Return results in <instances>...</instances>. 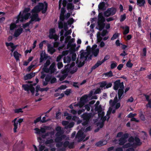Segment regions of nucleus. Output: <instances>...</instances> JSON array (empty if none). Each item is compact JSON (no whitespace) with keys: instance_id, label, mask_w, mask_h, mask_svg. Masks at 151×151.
<instances>
[{"instance_id":"f257e3e1","label":"nucleus","mask_w":151,"mask_h":151,"mask_svg":"<svg viewBox=\"0 0 151 151\" xmlns=\"http://www.w3.org/2000/svg\"><path fill=\"white\" fill-rule=\"evenodd\" d=\"M48 8V4L46 1H44L43 3L39 2L37 5L34 7L32 10V13H38L41 11L42 13L43 14L47 12Z\"/></svg>"},{"instance_id":"f03ea898","label":"nucleus","mask_w":151,"mask_h":151,"mask_svg":"<svg viewBox=\"0 0 151 151\" xmlns=\"http://www.w3.org/2000/svg\"><path fill=\"white\" fill-rule=\"evenodd\" d=\"M30 15V13L24 14L22 13L21 12H20L19 15L16 17L17 20L16 21V23H18L19 21L21 22H23L24 21L28 19Z\"/></svg>"},{"instance_id":"7ed1b4c3","label":"nucleus","mask_w":151,"mask_h":151,"mask_svg":"<svg viewBox=\"0 0 151 151\" xmlns=\"http://www.w3.org/2000/svg\"><path fill=\"white\" fill-rule=\"evenodd\" d=\"M55 29H50L49 30V34L48 37L50 39H54L55 41H57L59 38V36L55 34Z\"/></svg>"},{"instance_id":"20e7f679","label":"nucleus","mask_w":151,"mask_h":151,"mask_svg":"<svg viewBox=\"0 0 151 151\" xmlns=\"http://www.w3.org/2000/svg\"><path fill=\"white\" fill-rule=\"evenodd\" d=\"M116 9L114 7L109 8L104 13V15L105 17H108L114 15L116 12Z\"/></svg>"},{"instance_id":"39448f33","label":"nucleus","mask_w":151,"mask_h":151,"mask_svg":"<svg viewBox=\"0 0 151 151\" xmlns=\"http://www.w3.org/2000/svg\"><path fill=\"white\" fill-rule=\"evenodd\" d=\"M123 87H124V83L123 82H120V80H116L114 82L113 88L115 90H118L119 87L122 88Z\"/></svg>"},{"instance_id":"423d86ee","label":"nucleus","mask_w":151,"mask_h":151,"mask_svg":"<svg viewBox=\"0 0 151 151\" xmlns=\"http://www.w3.org/2000/svg\"><path fill=\"white\" fill-rule=\"evenodd\" d=\"M34 130L35 131V133L38 134H40L41 133H44L46 132V129L42 127H41L40 129L37 128H35Z\"/></svg>"},{"instance_id":"0eeeda50","label":"nucleus","mask_w":151,"mask_h":151,"mask_svg":"<svg viewBox=\"0 0 151 151\" xmlns=\"http://www.w3.org/2000/svg\"><path fill=\"white\" fill-rule=\"evenodd\" d=\"M91 113H84L81 116V117L82 118L83 120H86L89 121V119L91 118Z\"/></svg>"},{"instance_id":"6e6552de","label":"nucleus","mask_w":151,"mask_h":151,"mask_svg":"<svg viewBox=\"0 0 151 151\" xmlns=\"http://www.w3.org/2000/svg\"><path fill=\"white\" fill-rule=\"evenodd\" d=\"M23 29L22 28L20 27L16 29L14 34V36L15 37H18L22 32Z\"/></svg>"},{"instance_id":"1a4fd4ad","label":"nucleus","mask_w":151,"mask_h":151,"mask_svg":"<svg viewBox=\"0 0 151 151\" xmlns=\"http://www.w3.org/2000/svg\"><path fill=\"white\" fill-rule=\"evenodd\" d=\"M5 44L7 47L10 46L12 49L11 50V51L12 52H13L14 50L17 47V45H14V44L12 42L8 43L7 42H6Z\"/></svg>"},{"instance_id":"9d476101","label":"nucleus","mask_w":151,"mask_h":151,"mask_svg":"<svg viewBox=\"0 0 151 151\" xmlns=\"http://www.w3.org/2000/svg\"><path fill=\"white\" fill-rule=\"evenodd\" d=\"M104 22H103V21H98V25L99 31L102 30L104 28L105 26V24Z\"/></svg>"},{"instance_id":"9b49d317","label":"nucleus","mask_w":151,"mask_h":151,"mask_svg":"<svg viewBox=\"0 0 151 151\" xmlns=\"http://www.w3.org/2000/svg\"><path fill=\"white\" fill-rule=\"evenodd\" d=\"M35 75V73H32L29 74H27L24 76V79L25 80L31 79L34 77Z\"/></svg>"},{"instance_id":"f8f14e48","label":"nucleus","mask_w":151,"mask_h":151,"mask_svg":"<svg viewBox=\"0 0 151 151\" xmlns=\"http://www.w3.org/2000/svg\"><path fill=\"white\" fill-rule=\"evenodd\" d=\"M107 142L105 140H101L96 142L95 145L97 147H101L106 145Z\"/></svg>"},{"instance_id":"ddd939ff","label":"nucleus","mask_w":151,"mask_h":151,"mask_svg":"<svg viewBox=\"0 0 151 151\" xmlns=\"http://www.w3.org/2000/svg\"><path fill=\"white\" fill-rule=\"evenodd\" d=\"M17 118H15L12 122V123H14L13 125L14 126V128L13 129L14 132V133H16L17 132V129L18 128V123L16 122Z\"/></svg>"},{"instance_id":"4468645a","label":"nucleus","mask_w":151,"mask_h":151,"mask_svg":"<svg viewBox=\"0 0 151 151\" xmlns=\"http://www.w3.org/2000/svg\"><path fill=\"white\" fill-rule=\"evenodd\" d=\"M65 137V135L64 134H62L60 137H56L55 139V142H61L63 139H64Z\"/></svg>"},{"instance_id":"2eb2a0df","label":"nucleus","mask_w":151,"mask_h":151,"mask_svg":"<svg viewBox=\"0 0 151 151\" xmlns=\"http://www.w3.org/2000/svg\"><path fill=\"white\" fill-rule=\"evenodd\" d=\"M124 87H123L122 88H120L118 90V98L119 100H121L122 98V97L121 96L122 95L124 92Z\"/></svg>"},{"instance_id":"dca6fc26","label":"nucleus","mask_w":151,"mask_h":151,"mask_svg":"<svg viewBox=\"0 0 151 151\" xmlns=\"http://www.w3.org/2000/svg\"><path fill=\"white\" fill-rule=\"evenodd\" d=\"M104 62L102 60L101 61H98L91 68V70H93L98 67L99 66L101 65Z\"/></svg>"},{"instance_id":"f3484780","label":"nucleus","mask_w":151,"mask_h":151,"mask_svg":"<svg viewBox=\"0 0 151 151\" xmlns=\"http://www.w3.org/2000/svg\"><path fill=\"white\" fill-rule=\"evenodd\" d=\"M55 64L52 63L50 66L49 69L51 74L54 73L56 70V69L55 68Z\"/></svg>"},{"instance_id":"a211bd4d","label":"nucleus","mask_w":151,"mask_h":151,"mask_svg":"<svg viewBox=\"0 0 151 151\" xmlns=\"http://www.w3.org/2000/svg\"><path fill=\"white\" fill-rule=\"evenodd\" d=\"M99 10H104L105 9V3L104 2H100L98 5Z\"/></svg>"},{"instance_id":"6ab92c4d","label":"nucleus","mask_w":151,"mask_h":151,"mask_svg":"<svg viewBox=\"0 0 151 151\" xmlns=\"http://www.w3.org/2000/svg\"><path fill=\"white\" fill-rule=\"evenodd\" d=\"M145 3V0H137V4L140 7L144 6Z\"/></svg>"},{"instance_id":"aec40b11","label":"nucleus","mask_w":151,"mask_h":151,"mask_svg":"<svg viewBox=\"0 0 151 151\" xmlns=\"http://www.w3.org/2000/svg\"><path fill=\"white\" fill-rule=\"evenodd\" d=\"M122 28L124 30L123 32L124 35H126L129 32V26H126L125 27H123Z\"/></svg>"},{"instance_id":"412c9836","label":"nucleus","mask_w":151,"mask_h":151,"mask_svg":"<svg viewBox=\"0 0 151 151\" xmlns=\"http://www.w3.org/2000/svg\"><path fill=\"white\" fill-rule=\"evenodd\" d=\"M135 142V144H137V145L140 146L142 144V142H141L139 138L137 136L134 137V140Z\"/></svg>"},{"instance_id":"4be33fe9","label":"nucleus","mask_w":151,"mask_h":151,"mask_svg":"<svg viewBox=\"0 0 151 151\" xmlns=\"http://www.w3.org/2000/svg\"><path fill=\"white\" fill-rule=\"evenodd\" d=\"M99 49H93L92 52L93 55L95 57H96L98 55L99 53Z\"/></svg>"},{"instance_id":"5701e85b","label":"nucleus","mask_w":151,"mask_h":151,"mask_svg":"<svg viewBox=\"0 0 151 151\" xmlns=\"http://www.w3.org/2000/svg\"><path fill=\"white\" fill-rule=\"evenodd\" d=\"M47 58V57L45 55V54L42 53L40 55V63H41L42 62L43 60L46 59Z\"/></svg>"},{"instance_id":"b1692460","label":"nucleus","mask_w":151,"mask_h":151,"mask_svg":"<svg viewBox=\"0 0 151 151\" xmlns=\"http://www.w3.org/2000/svg\"><path fill=\"white\" fill-rule=\"evenodd\" d=\"M88 98V96L87 95H85L80 98V101L85 104L87 101Z\"/></svg>"},{"instance_id":"393cba45","label":"nucleus","mask_w":151,"mask_h":151,"mask_svg":"<svg viewBox=\"0 0 151 151\" xmlns=\"http://www.w3.org/2000/svg\"><path fill=\"white\" fill-rule=\"evenodd\" d=\"M98 21H103L104 22L105 21V19L102 13H99L98 16Z\"/></svg>"},{"instance_id":"a878e982","label":"nucleus","mask_w":151,"mask_h":151,"mask_svg":"<svg viewBox=\"0 0 151 151\" xmlns=\"http://www.w3.org/2000/svg\"><path fill=\"white\" fill-rule=\"evenodd\" d=\"M14 56L16 60L18 61L19 60V57L21 55L17 51H15L14 52Z\"/></svg>"},{"instance_id":"bb28decb","label":"nucleus","mask_w":151,"mask_h":151,"mask_svg":"<svg viewBox=\"0 0 151 151\" xmlns=\"http://www.w3.org/2000/svg\"><path fill=\"white\" fill-rule=\"evenodd\" d=\"M32 86V84H30L29 86L28 84H23L22 86V87L23 88L24 90L25 91H29L30 88Z\"/></svg>"},{"instance_id":"cd10ccee","label":"nucleus","mask_w":151,"mask_h":151,"mask_svg":"<svg viewBox=\"0 0 151 151\" xmlns=\"http://www.w3.org/2000/svg\"><path fill=\"white\" fill-rule=\"evenodd\" d=\"M71 61V58L69 56H67L66 57H65L63 59V62L65 63H69Z\"/></svg>"},{"instance_id":"c85d7f7f","label":"nucleus","mask_w":151,"mask_h":151,"mask_svg":"<svg viewBox=\"0 0 151 151\" xmlns=\"http://www.w3.org/2000/svg\"><path fill=\"white\" fill-rule=\"evenodd\" d=\"M102 110V109L101 105H99L98 106H96L94 109L95 111H97L98 112H101Z\"/></svg>"},{"instance_id":"c756f323","label":"nucleus","mask_w":151,"mask_h":151,"mask_svg":"<svg viewBox=\"0 0 151 151\" xmlns=\"http://www.w3.org/2000/svg\"><path fill=\"white\" fill-rule=\"evenodd\" d=\"M48 50L50 52V54H52L54 53L55 51V49L52 47L48 46Z\"/></svg>"},{"instance_id":"7c9ffc66","label":"nucleus","mask_w":151,"mask_h":151,"mask_svg":"<svg viewBox=\"0 0 151 151\" xmlns=\"http://www.w3.org/2000/svg\"><path fill=\"white\" fill-rule=\"evenodd\" d=\"M119 145H123L126 142V140L121 137L119 139Z\"/></svg>"},{"instance_id":"2f4dec72","label":"nucleus","mask_w":151,"mask_h":151,"mask_svg":"<svg viewBox=\"0 0 151 151\" xmlns=\"http://www.w3.org/2000/svg\"><path fill=\"white\" fill-rule=\"evenodd\" d=\"M74 5L70 2L68 3L67 5V8L68 9H70L72 10L74 9Z\"/></svg>"},{"instance_id":"473e14b6","label":"nucleus","mask_w":151,"mask_h":151,"mask_svg":"<svg viewBox=\"0 0 151 151\" xmlns=\"http://www.w3.org/2000/svg\"><path fill=\"white\" fill-rule=\"evenodd\" d=\"M105 76L107 77H111L113 76V73L111 71H110L108 72H106L104 73Z\"/></svg>"},{"instance_id":"72a5a7b5","label":"nucleus","mask_w":151,"mask_h":151,"mask_svg":"<svg viewBox=\"0 0 151 151\" xmlns=\"http://www.w3.org/2000/svg\"><path fill=\"white\" fill-rule=\"evenodd\" d=\"M83 133L81 131H78L76 135V138H80L81 137H82V136L83 135Z\"/></svg>"},{"instance_id":"f704fd0d","label":"nucleus","mask_w":151,"mask_h":151,"mask_svg":"<svg viewBox=\"0 0 151 151\" xmlns=\"http://www.w3.org/2000/svg\"><path fill=\"white\" fill-rule=\"evenodd\" d=\"M54 142V140L53 139H47L46 140V141H45V144L46 145H48V144H51L52 143Z\"/></svg>"},{"instance_id":"c9c22d12","label":"nucleus","mask_w":151,"mask_h":151,"mask_svg":"<svg viewBox=\"0 0 151 151\" xmlns=\"http://www.w3.org/2000/svg\"><path fill=\"white\" fill-rule=\"evenodd\" d=\"M120 35V34L116 33H114L112 37L111 38V40H114L118 37Z\"/></svg>"},{"instance_id":"e433bc0d","label":"nucleus","mask_w":151,"mask_h":151,"mask_svg":"<svg viewBox=\"0 0 151 151\" xmlns=\"http://www.w3.org/2000/svg\"><path fill=\"white\" fill-rule=\"evenodd\" d=\"M139 117L143 121H145V118L142 111H140L139 114Z\"/></svg>"},{"instance_id":"4c0bfd02","label":"nucleus","mask_w":151,"mask_h":151,"mask_svg":"<svg viewBox=\"0 0 151 151\" xmlns=\"http://www.w3.org/2000/svg\"><path fill=\"white\" fill-rule=\"evenodd\" d=\"M17 23H16V22L15 23H12L10 25V29L11 30H13L16 27V24Z\"/></svg>"},{"instance_id":"58836bf2","label":"nucleus","mask_w":151,"mask_h":151,"mask_svg":"<svg viewBox=\"0 0 151 151\" xmlns=\"http://www.w3.org/2000/svg\"><path fill=\"white\" fill-rule=\"evenodd\" d=\"M147 53V50L146 48L145 47L142 50V53L141 54V56H146Z\"/></svg>"},{"instance_id":"ea45409f","label":"nucleus","mask_w":151,"mask_h":151,"mask_svg":"<svg viewBox=\"0 0 151 151\" xmlns=\"http://www.w3.org/2000/svg\"><path fill=\"white\" fill-rule=\"evenodd\" d=\"M69 50L70 54H76L75 53L76 51V49L75 48L71 47L70 49Z\"/></svg>"},{"instance_id":"a19ab883","label":"nucleus","mask_w":151,"mask_h":151,"mask_svg":"<svg viewBox=\"0 0 151 151\" xmlns=\"http://www.w3.org/2000/svg\"><path fill=\"white\" fill-rule=\"evenodd\" d=\"M58 28L60 29H62L63 27V22L58 21Z\"/></svg>"},{"instance_id":"79ce46f5","label":"nucleus","mask_w":151,"mask_h":151,"mask_svg":"<svg viewBox=\"0 0 151 151\" xmlns=\"http://www.w3.org/2000/svg\"><path fill=\"white\" fill-rule=\"evenodd\" d=\"M86 54L87 53L86 52H83L81 54L80 58H87L88 57V55H86V56H85V55H86Z\"/></svg>"},{"instance_id":"37998d69","label":"nucleus","mask_w":151,"mask_h":151,"mask_svg":"<svg viewBox=\"0 0 151 151\" xmlns=\"http://www.w3.org/2000/svg\"><path fill=\"white\" fill-rule=\"evenodd\" d=\"M74 124L73 122H71L69 124H68V125L65 126V128L66 129L68 128H72L74 126Z\"/></svg>"},{"instance_id":"c03bdc74","label":"nucleus","mask_w":151,"mask_h":151,"mask_svg":"<svg viewBox=\"0 0 151 151\" xmlns=\"http://www.w3.org/2000/svg\"><path fill=\"white\" fill-rule=\"evenodd\" d=\"M30 10V8L29 7L25 8L24 9L22 13H27Z\"/></svg>"},{"instance_id":"a18cd8bd","label":"nucleus","mask_w":151,"mask_h":151,"mask_svg":"<svg viewBox=\"0 0 151 151\" xmlns=\"http://www.w3.org/2000/svg\"><path fill=\"white\" fill-rule=\"evenodd\" d=\"M74 21V20L73 18H71L67 21V23L68 25L71 24Z\"/></svg>"},{"instance_id":"49530a36","label":"nucleus","mask_w":151,"mask_h":151,"mask_svg":"<svg viewBox=\"0 0 151 151\" xmlns=\"http://www.w3.org/2000/svg\"><path fill=\"white\" fill-rule=\"evenodd\" d=\"M131 143H128L125 145L124 144L123 146V147L124 148H126L131 147Z\"/></svg>"},{"instance_id":"de8ad7c7","label":"nucleus","mask_w":151,"mask_h":151,"mask_svg":"<svg viewBox=\"0 0 151 151\" xmlns=\"http://www.w3.org/2000/svg\"><path fill=\"white\" fill-rule=\"evenodd\" d=\"M34 14H32V16L31 17L32 19L33 20H34V21L35 19L36 18L38 17V13H34Z\"/></svg>"},{"instance_id":"09e8293b","label":"nucleus","mask_w":151,"mask_h":151,"mask_svg":"<svg viewBox=\"0 0 151 151\" xmlns=\"http://www.w3.org/2000/svg\"><path fill=\"white\" fill-rule=\"evenodd\" d=\"M47 67L44 66L42 70L44 72L47 73L50 72V69L49 68H48Z\"/></svg>"},{"instance_id":"8fccbe9b","label":"nucleus","mask_w":151,"mask_h":151,"mask_svg":"<svg viewBox=\"0 0 151 151\" xmlns=\"http://www.w3.org/2000/svg\"><path fill=\"white\" fill-rule=\"evenodd\" d=\"M126 66L127 67L129 68H131L133 66V64H132L130 60H129L126 64Z\"/></svg>"},{"instance_id":"3c124183","label":"nucleus","mask_w":151,"mask_h":151,"mask_svg":"<svg viewBox=\"0 0 151 151\" xmlns=\"http://www.w3.org/2000/svg\"><path fill=\"white\" fill-rule=\"evenodd\" d=\"M141 17H139L138 18V19L137 21V24L138 25V26L139 27H141Z\"/></svg>"},{"instance_id":"603ef678","label":"nucleus","mask_w":151,"mask_h":151,"mask_svg":"<svg viewBox=\"0 0 151 151\" xmlns=\"http://www.w3.org/2000/svg\"><path fill=\"white\" fill-rule=\"evenodd\" d=\"M117 65V63L115 62V63H112L111 65V69H113L115 68Z\"/></svg>"},{"instance_id":"864d4df0","label":"nucleus","mask_w":151,"mask_h":151,"mask_svg":"<svg viewBox=\"0 0 151 151\" xmlns=\"http://www.w3.org/2000/svg\"><path fill=\"white\" fill-rule=\"evenodd\" d=\"M50 133L49 132H47L45 134H42L41 136V137L43 139H45L46 137L48 136L49 135Z\"/></svg>"},{"instance_id":"5fc2aeb1","label":"nucleus","mask_w":151,"mask_h":151,"mask_svg":"<svg viewBox=\"0 0 151 151\" xmlns=\"http://www.w3.org/2000/svg\"><path fill=\"white\" fill-rule=\"evenodd\" d=\"M14 112L16 113H19L20 112H23V111H22V109L21 108L19 109H16L14 110Z\"/></svg>"},{"instance_id":"6e6d98bb","label":"nucleus","mask_w":151,"mask_h":151,"mask_svg":"<svg viewBox=\"0 0 151 151\" xmlns=\"http://www.w3.org/2000/svg\"><path fill=\"white\" fill-rule=\"evenodd\" d=\"M67 76V74H65L64 75L62 76L60 78L59 80L60 81H62L66 78Z\"/></svg>"},{"instance_id":"4d7b16f0","label":"nucleus","mask_w":151,"mask_h":151,"mask_svg":"<svg viewBox=\"0 0 151 151\" xmlns=\"http://www.w3.org/2000/svg\"><path fill=\"white\" fill-rule=\"evenodd\" d=\"M126 18V15L125 14H124L123 15H122L121 16V19H120V21L121 22L123 21Z\"/></svg>"},{"instance_id":"13d9d810","label":"nucleus","mask_w":151,"mask_h":151,"mask_svg":"<svg viewBox=\"0 0 151 151\" xmlns=\"http://www.w3.org/2000/svg\"><path fill=\"white\" fill-rule=\"evenodd\" d=\"M69 142L68 141H65L63 144L64 147L65 148L67 147L69 145Z\"/></svg>"},{"instance_id":"bf43d9fd","label":"nucleus","mask_w":151,"mask_h":151,"mask_svg":"<svg viewBox=\"0 0 151 151\" xmlns=\"http://www.w3.org/2000/svg\"><path fill=\"white\" fill-rule=\"evenodd\" d=\"M116 104V103L112 99H111L109 101V104L111 106H114Z\"/></svg>"},{"instance_id":"052dcab7","label":"nucleus","mask_w":151,"mask_h":151,"mask_svg":"<svg viewBox=\"0 0 151 151\" xmlns=\"http://www.w3.org/2000/svg\"><path fill=\"white\" fill-rule=\"evenodd\" d=\"M57 81V79L55 77H53L52 78H51L50 82L52 84L54 83H56Z\"/></svg>"},{"instance_id":"680f3d73","label":"nucleus","mask_w":151,"mask_h":151,"mask_svg":"<svg viewBox=\"0 0 151 151\" xmlns=\"http://www.w3.org/2000/svg\"><path fill=\"white\" fill-rule=\"evenodd\" d=\"M129 134L128 133H125L122 137L126 140V139L129 137Z\"/></svg>"},{"instance_id":"e2e57ef3","label":"nucleus","mask_w":151,"mask_h":151,"mask_svg":"<svg viewBox=\"0 0 151 151\" xmlns=\"http://www.w3.org/2000/svg\"><path fill=\"white\" fill-rule=\"evenodd\" d=\"M110 58V56L109 55H106L103 59L102 60V61L104 63Z\"/></svg>"},{"instance_id":"0e129e2a","label":"nucleus","mask_w":151,"mask_h":151,"mask_svg":"<svg viewBox=\"0 0 151 151\" xmlns=\"http://www.w3.org/2000/svg\"><path fill=\"white\" fill-rule=\"evenodd\" d=\"M41 116L37 118L34 121V123L35 124H36L38 122L41 121Z\"/></svg>"},{"instance_id":"69168bd1","label":"nucleus","mask_w":151,"mask_h":151,"mask_svg":"<svg viewBox=\"0 0 151 151\" xmlns=\"http://www.w3.org/2000/svg\"><path fill=\"white\" fill-rule=\"evenodd\" d=\"M51 78V76L47 75L46 77L45 78V80L46 81L48 82L50 81Z\"/></svg>"},{"instance_id":"338daca9","label":"nucleus","mask_w":151,"mask_h":151,"mask_svg":"<svg viewBox=\"0 0 151 151\" xmlns=\"http://www.w3.org/2000/svg\"><path fill=\"white\" fill-rule=\"evenodd\" d=\"M90 106H91L88 104L85 105L84 106L85 109H86L87 111H89L90 109Z\"/></svg>"},{"instance_id":"774afa93","label":"nucleus","mask_w":151,"mask_h":151,"mask_svg":"<svg viewBox=\"0 0 151 151\" xmlns=\"http://www.w3.org/2000/svg\"><path fill=\"white\" fill-rule=\"evenodd\" d=\"M104 111H101V112H98V117H103L104 115Z\"/></svg>"}]
</instances>
